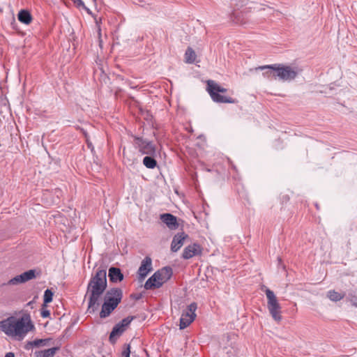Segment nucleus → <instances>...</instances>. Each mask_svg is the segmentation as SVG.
<instances>
[{
  "instance_id": "c85d7f7f",
  "label": "nucleus",
  "mask_w": 357,
  "mask_h": 357,
  "mask_svg": "<svg viewBox=\"0 0 357 357\" xmlns=\"http://www.w3.org/2000/svg\"><path fill=\"white\" fill-rule=\"evenodd\" d=\"M73 1L78 6H84V2L82 0H73Z\"/></svg>"
},
{
  "instance_id": "4be33fe9",
  "label": "nucleus",
  "mask_w": 357,
  "mask_h": 357,
  "mask_svg": "<svg viewBox=\"0 0 357 357\" xmlns=\"http://www.w3.org/2000/svg\"><path fill=\"white\" fill-rule=\"evenodd\" d=\"M22 276V280L23 283L26 282L29 280H31L36 278V271L35 270H29L23 273L20 274Z\"/></svg>"
},
{
  "instance_id": "9d476101",
  "label": "nucleus",
  "mask_w": 357,
  "mask_h": 357,
  "mask_svg": "<svg viewBox=\"0 0 357 357\" xmlns=\"http://www.w3.org/2000/svg\"><path fill=\"white\" fill-rule=\"evenodd\" d=\"M123 297V291L119 288H112L108 290L105 295V301L107 303H112L118 306Z\"/></svg>"
},
{
  "instance_id": "5701e85b",
  "label": "nucleus",
  "mask_w": 357,
  "mask_h": 357,
  "mask_svg": "<svg viewBox=\"0 0 357 357\" xmlns=\"http://www.w3.org/2000/svg\"><path fill=\"white\" fill-rule=\"evenodd\" d=\"M50 340V339H36L33 341L30 342L29 344L33 347H38L41 345H47Z\"/></svg>"
},
{
  "instance_id": "9b49d317",
  "label": "nucleus",
  "mask_w": 357,
  "mask_h": 357,
  "mask_svg": "<svg viewBox=\"0 0 357 357\" xmlns=\"http://www.w3.org/2000/svg\"><path fill=\"white\" fill-rule=\"evenodd\" d=\"M152 260L150 257H146L142 261L138 269V276L140 280H143L152 271Z\"/></svg>"
},
{
  "instance_id": "6ab92c4d",
  "label": "nucleus",
  "mask_w": 357,
  "mask_h": 357,
  "mask_svg": "<svg viewBox=\"0 0 357 357\" xmlns=\"http://www.w3.org/2000/svg\"><path fill=\"white\" fill-rule=\"evenodd\" d=\"M345 296L344 293H340L335 290H330L327 292V297L332 301H339Z\"/></svg>"
},
{
  "instance_id": "a878e982",
  "label": "nucleus",
  "mask_w": 357,
  "mask_h": 357,
  "mask_svg": "<svg viewBox=\"0 0 357 357\" xmlns=\"http://www.w3.org/2000/svg\"><path fill=\"white\" fill-rule=\"evenodd\" d=\"M130 344H125L121 352V357H130Z\"/></svg>"
},
{
  "instance_id": "a211bd4d",
  "label": "nucleus",
  "mask_w": 357,
  "mask_h": 357,
  "mask_svg": "<svg viewBox=\"0 0 357 357\" xmlns=\"http://www.w3.org/2000/svg\"><path fill=\"white\" fill-rule=\"evenodd\" d=\"M18 20L25 24H29L32 21V16L29 11L21 10L17 15Z\"/></svg>"
},
{
  "instance_id": "393cba45",
  "label": "nucleus",
  "mask_w": 357,
  "mask_h": 357,
  "mask_svg": "<svg viewBox=\"0 0 357 357\" xmlns=\"http://www.w3.org/2000/svg\"><path fill=\"white\" fill-rule=\"evenodd\" d=\"M22 279V276L20 275H17V276L14 277L13 278L10 279V280H8L7 284H9V285H17V284L23 283Z\"/></svg>"
},
{
  "instance_id": "6e6552de",
  "label": "nucleus",
  "mask_w": 357,
  "mask_h": 357,
  "mask_svg": "<svg viewBox=\"0 0 357 357\" xmlns=\"http://www.w3.org/2000/svg\"><path fill=\"white\" fill-rule=\"evenodd\" d=\"M196 310L197 304L195 303H192L188 305L186 311L183 312L180 318V329L187 328L194 321L196 317Z\"/></svg>"
},
{
  "instance_id": "2f4dec72",
  "label": "nucleus",
  "mask_w": 357,
  "mask_h": 357,
  "mask_svg": "<svg viewBox=\"0 0 357 357\" xmlns=\"http://www.w3.org/2000/svg\"><path fill=\"white\" fill-rule=\"evenodd\" d=\"M352 305H353L354 306L357 307V303H356V302H352Z\"/></svg>"
},
{
  "instance_id": "ddd939ff",
  "label": "nucleus",
  "mask_w": 357,
  "mask_h": 357,
  "mask_svg": "<svg viewBox=\"0 0 357 357\" xmlns=\"http://www.w3.org/2000/svg\"><path fill=\"white\" fill-rule=\"evenodd\" d=\"M160 220L170 229H176L178 227L177 218L171 213H163L160 215Z\"/></svg>"
},
{
  "instance_id": "dca6fc26",
  "label": "nucleus",
  "mask_w": 357,
  "mask_h": 357,
  "mask_svg": "<svg viewBox=\"0 0 357 357\" xmlns=\"http://www.w3.org/2000/svg\"><path fill=\"white\" fill-rule=\"evenodd\" d=\"M59 350V347L41 350L35 352L36 357H54L56 353Z\"/></svg>"
},
{
  "instance_id": "423d86ee",
  "label": "nucleus",
  "mask_w": 357,
  "mask_h": 357,
  "mask_svg": "<svg viewBox=\"0 0 357 357\" xmlns=\"http://www.w3.org/2000/svg\"><path fill=\"white\" fill-rule=\"evenodd\" d=\"M265 294L267 298V308L273 319L280 322L282 319L281 306L273 291L266 289Z\"/></svg>"
},
{
  "instance_id": "1a4fd4ad",
  "label": "nucleus",
  "mask_w": 357,
  "mask_h": 357,
  "mask_svg": "<svg viewBox=\"0 0 357 357\" xmlns=\"http://www.w3.org/2000/svg\"><path fill=\"white\" fill-rule=\"evenodd\" d=\"M135 145L142 154L153 155L155 153V146L150 141L142 137H135Z\"/></svg>"
},
{
  "instance_id": "412c9836",
  "label": "nucleus",
  "mask_w": 357,
  "mask_h": 357,
  "mask_svg": "<svg viewBox=\"0 0 357 357\" xmlns=\"http://www.w3.org/2000/svg\"><path fill=\"white\" fill-rule=\"evenodd\" d=\"M196 59V54L191 47H188L185 53V62L192 63Z\"/></svg>"
},
{
  "instance_id": "aec40b11",
  "label": "nucleus",
  "mask_w": 357,
  "mask_h": 357,
  "mask_svg": "<svg viewBox=\"0 0 357 357\" xmlns=\"http://www.w3.org/2000/svg\"><path fill=\"white\" fill-rule=\"evenodd\" d=\"M143 164L147 168L153 169L157 165V162L153 155H148L144 158Z\"/></svg>"
},
{
  "instance_id": "bb28decb",
  "label": "nucleus",
  "mask_w": 357,
  "mask_h": 357,
  "mask_svg": "<svg viewBox=\"0 0 357 357\" xmlns=\"http://www.w3.org/2000/svg\"><path fill=\"white\" fill-rule=\"evenodd\" d=\"M40 314L42 317L47 318L50 316V312L48 310H42Z\"/></svg>"
},
{
  "instance_id": "f257e3e1",
  "label": "nucleus",
  "mask_w": 357,
  "mask_h": 357,
  "mask_svg": "<svg viewBox=\"0 0 357 357\" xmlns=\"http://www.w3.org/2000/svg\"><path fill=\"white\" fill-rule=\"evenodd\" d=\"M107 273L106 269L98 268L93 275L87 285L86 295H89L88 310L94 312L99 305L101 296L106 290Z\"/></svg>"
},
{
  "instance_id": "7ed1b4c3",
  "label": "nucleus",
  "mask_w": 357,
  "mask_h": 357,
  "mask_svg": "<svg viewBox=\"0 0 357 357\" xmlns=\"http://www.w3.org/2000/svg\"><path fill=\"white\" fill-rule=\"evenodd\" d=\"M264 69H270V73L273 74L274 79L278 77L280 80L283 82H289L293 80L298 73L296 68L277 63L261 66L255 68V70H264Z\"/></svg>"
},
{
  "instance_id": "20e7f679",
  "label": "nucleus",
  "mask_w": 357,
  "mask_h": 357,
  "mask_svg": "<svg viewBox=\"0 0 357 357\" xmlns=\"http://www.w3.org/2000/svg\"><path fill=\"white\" fill-rule=\"evenodd\" d=\"M172 269L169 266H165L157 271L145 282L144 289L146 290L158 289L163 284L167 282L172 275Z\"/></svg>"
},
{
  "instance_id": "2eb2a0df",
  "label": "nucleus",
  "mask_w": 357,
  "mask_h": 357,
  "mask_svg": "<svg viewBox=\"0 0 357 357\" xmlns=\"http://www.w3.org/2000/svg\"><path fill=\"white\" fill-rule=\"evenodd\" d=\"M108 277L111 282H118L123 280V275L120 268L116 267H111L109 268Z\"/></svg>"
},
{
  "instance_id": "f8f14e48",
  "label": "nucleus",
  "mask_w": 357,
  "mask_h": 357,
  "mask_svg": "<svg viewBox=\"0 0 357 357\" xmlns=\"http://www.w3.org/2000/svg\"><path fill=\"white\" fill-rule=\"evenodd\" d=\"M202 248L197 243H193L185 247L183 251L182 257L184 259H189L195 256L200 255Z\"/></svg>"
},
{
  "instance_id": "7c9ffc66",
  "label": "nucleus",
  "mask_w": 357,
  "mask_h": 357,
  "mask_svg": "<svg viewBox=\"0 0 357 357\" xmlns=\"http://www.w3.org/2000/svg\"><path fill=\"white\" fill-rule=\"evenodd\" d=\"M32 305H33V301H30V302H29V303L26 304V305H28V306H31Z\"/></svg>"
},
{
  "instance_id": "0eeeda50",
  "label": "nucleus",
  "mask_w": 357,
  "mask_h": 357,
  "mask_svg": "<svg viewBox=\"0 0 357 357\" xmlns=\"http://www.w3.org/2000/svg\"><path fill=\"white\" fill-rule=\"evenodd\" d=\"M134 318L133 316L127 317L114 326L109 335V341L112 343H114L116 339L122 335Z\"/></svg>"
},
{
  "instance_id": "b1692460",
  "label": "nucleus",
  "mask_w": 357,
  "mask_h": 357,
  "mask_svg": "<svg viewBox=\"0 0 357 357\" xmlns=\"http://www.w3.org/2000/svg\"><path fill=\"white\" fill-rule=\"evenodd\" d=\"M53 293L50 289H46L44 292L43 301L44 304L50 303L52 301Z\"/></svg>"
},
{
  "instance_id": "4468645a",
  "label": "nucleus",
  "mask_w": 357,
  "mask_h": 357,
  "mask_svg": "<svg viewBox=\"0 0 357 357\" xmlns=\"http://www.w3.org/2000/svg\"><path fill=\"white\" fill-rule=\"evenodd\" d=\"M187 236L184 232L175 235L171 243V250L174 252H177L183 245L184 240Z\"/></svg>"
},
{
  "instance_id": "cd10ccee",
  "label": "nucleus",
  "mask_w": 357,
  "mask_h": 357,
  "mask_svg": "<svg viewBox=\"0 0 357 357\" xmlns=\"http://www.w3.org/2000/svg\"><path fill=\"white\" fill-rule=\"evenodd\" d=\"M266 70H267L266 71H265V72H264V73H263V75H264V77H267V78H268V79H270V78H274V77H273V74H271V73H270V69H266Z\"/></svg>"
},
{
  "instance_id": "c756f323",
  "label": "nucleus",
  "mask_w": 357,
  "mask_h": 357,
  "mask_svg": "<svg viewBox=\"0 0 357 357\" xmlns=\"http://www.w3.org/2000/svg\"><path fill=\"white\" fill-rule=\"evenodd\" d=\"M5 357H15V354L13 352L6 353Z\"/></svg>"
},
{
  "instance_id": "473e14b6",
  "label": "nucleus",
  "mask_w": 357,
  "mask_h": 357,
  "mask_svg": "<svg viewBox=\"0 0 357 357\" xmlns=\"http://www.w3.org/2000/svg\"><path fill=\"white\" fill-rule=\"evenodd\" d=\"M88 146H89V147H91V144L89 143V144H88Z\"/></svg>"
},
{
  "instance_id": "39448f33",
  "label": "nucleus",
  "mask_w": 357,
  "mask_h": 357,
  "mask_svg": "<svg viewBox=\"0 0 357 357\" xmlns=\"http://www.w3.org/2000/svg\"><path fill=\"white\" fill-rule=\"evenodd\" d=\"M207 91L214 102L220 103H235L236 100L230 97L220 95L219 93H225L227 90L220 86L213 80L207 81Z\"/></svg>"
},
{
  "instance_id": "f3484780",
  "label": "nucleus",
  "mask_w": 357,
  "mask_h": 357,
  "mask_svg": "<svg viewBox=\"0 0 357 357\" xmlns=\"http://www.w3.org/2000/svg\"><path fill=\"white\" fill-rule=\"evenodd\" d=\"M115 305H112V303H107L104 302L102 305V309L100 312V317L101 318H106L112 312L116 307Z\"/></svg>"
},
{
  "instance_id": "f03ea898",
  "label": "nucleus",
  "mask_w": 357,
  "mask_h": 357,
  "mask_svg": "<svg viewBox=\"0 0 357 357\" xmlns=\"http://www.w3.org/2000/svg\"><path fill=\"white\" fill-rule=\"evenodd\" d=\"M34 328L29 314L25 313L20 318L10 317L0 321V330L7 335L23 339Z\"/></svg>"
}]
</instances>
